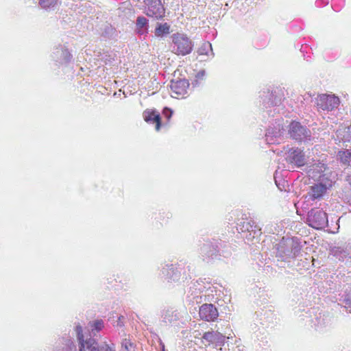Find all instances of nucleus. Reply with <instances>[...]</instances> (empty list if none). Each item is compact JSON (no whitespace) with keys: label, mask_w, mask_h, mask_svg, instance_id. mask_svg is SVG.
<instances>
[{"label":"nucleus","mask_w":351,"mask_h":351,"mask_svg":"<svg viewBox=\"0 0 351 351\" xmlns=\"http://www.w3.org/2000/svg\"><path fill=\"white\" fill-rule=\"evenodd\" d=\"M143 117L146 122L156 123V130L158 131L160 128V117L156 111L145 110L143 112Z\"/></svg>","instance_id":"f3484780"},{"label":"nucleus","mask_w":351,"mask_h":351,"mask_svg":"<svg viewBox=\"0 0 351 351\" xmlns=\"http://www.w3.org/2000/svg\"><path fill=\"white\" fill-rule=\"evenodd\" d=\"M75 331L79 341L80 351H115L113 344L109 346L106 343H104L99 345V343L92 338L84 340L82 334V328L80 324L75 326Z\"/></svg>","instance_id":"f257e3e1"},{"label":"nucleus","mask_w":351,"mask_h":351,"mask_svg":"<svg viewBox=\"0 0 351 351\" xmlns=\"http://www.w3.org/2000/svg\"><path fill=\"white\" fill-rule=\"evenodd\" d=\"M53 351H77V349L73 340L66 337L59 340Z\"/></svg>","instance_id":"ddd939ff"},{"label":"nucleus","mask_w":351,"mask_h":351,"mask_svg":"<svg viewBox=\"0 0 351 351\" xmlns=\"http://www.w3.org/2000/svg\"><path fill=\"white\" fill-rule=\"evenodd\" d=\"M282 140L280 129L278 131L274 128H269L265 134V141L267 144H278Z\"/></svg>","instance_id":"aec40b11"},{"label":"nucleus","mask_w":351,"mask_h":351,"mask_svg":"<svg viewBox=\"0 0 351 351\" xmlns=\"http://www.w3.org/2000/svg\"><path fill=\"white\" fill-rule=\"evenodd\" d=\"M162 351H165L164 350Z\"/></svg>","instance_id":"f704fd0d"},{"label":"nucleus","mask_w":351,"mask_h":351,"mask_svg":"<svg viewBox=\"0 0 351 351\" xmlns=\"http://www.w3.org/2000/svg\"><path fill=\"white\" fill-rule=\"evenodd\" d=\"M341 298L345 308L351 313V286H348V287L345 289L344 294Z\"/></svg>","instance_id":"393cba45"},{"label":"nucleus","mask_w":351,"mask_h":351,"mask_svg":"<svg viewBox=\"0 0 351 351\" xmlns=\"http://www.w3.org/2000/svg\"><path fill=\"white\" fill-rule=\"evenodd\" d=\"M172 39V50L178 54L185 56L189 54L193 47V44L191 39L184 34L176 33L171 36Z\"/></svg>","instance_id":"f03ea898"},{"label":"nucleus","mask_w":351,"mask_h":351,"mask_svg":"<svg viewBox=\"0 0 351 351\" xmlns=\"http://www.w3.org/2000/svg\"><path fill=\"white\" fill-rule=\"evenodd\" d=\"M217 245L211 242H206L201 247V254L204 257L214 258L217 256L218 249Z\"/></svg>","instance_id":"6ab92c4d"},{"label":"nucleus","mask_w":351,"mask_h":351,"mask_svg":"<svg viewBox=\"0 0 351 351\" xmlns=\"http://www.w3.org/2000/svg\"><path fill=\"white\" fill-rule=\"evenodd\" d=\"M170 33V25L167 23H157L156 27L154 29V35L156 37H163Z\"/></svg>","instance_id":"5701e85b"},{"label":"nucleus","mask_w":351,"mask_h":351,"mask_svg":"<svg viewBox=\"0 0 351 351\" xmlns=\"http://www.w3.org/2000/svg\"><path fill=\"white\" fill-rule=\"evenodd\" d=\"M144 2L145 13L148 16L160 19L165 16V9L160 0H145Z\"/></svg>","instance_id":"423d86ee"},{"label":"nucleus","mask_w":351,"mask_h":351,"mask_svg":"<svg viewBox=\"0 0 351 351\" xmlns=\"http://www.w3.org/2000/svg\"><path fill=\"white\" fill-rule=\"evenodd\" d=\"M327 189L328 186L325 184H315L311 187L308 194L312 199H319L323 196Z\"/></svg>","instance_id":"dca6fc26"},{"label":"nucleus","mask_w":351,"mask_h":351,"mask_svg":"<svg viewBox=\"0 0 351 351\" xmlns=\"http://www.w3.org/2000/svg\"><path fill=\"white\" fill-rule=\"evenodd\" d=\"M173 112L171 109L168 108H165L163 110V114L167 118V119H170L172 115Z\"/></svg>","instance_id":"7c9ffc66"},{"label":"nucleus","mask_w":351,"mask_h":351,"mask_svg":"<svg viewBox=\"0 0 351 351\" xmlns=\"http://www.w3.org/2000/svg\"><path fill=\"white\" fill-rule=\"evenodd\" d=\"M122 348L125 351H133L134 346L133 343L128 339H125L121 343Z\"/></svg>","instance_id":"c756f323"},{"label":"nucleus","mask_w":351,"mask_h":351,"mask_svg":"<svg viewBox=\"0 0 351 351\" xmlns=\"http://www.w3.org/2000/svg\"><path fill=\"white\" fill-rule=\"evenodd\" d=\"M148 27V20L144 16H138L136 21V32L139 35L147 34Z\"/></svg>","instance_id":"412c9836"},{"label":"nucleus","mask_w":351,"mask_h":351,"mask_svg":"<svg viewBox=\"0 0 351 351\" xmlns=\"http://www.w3.org/2000/svg\"><path fill=\"white\" fill-rule=\"evenodd\" d=\"M203 339L208 343H215L216 346L223 344L225 336L219 332H206L203 335Z\"/></svg>","instance_id":"4468645a"},{"label":"nucleus","mask_w":351,"mask_h":351,"mask_svg":"<svg viewBox=\"0 0 351 351\" xmlns=\"http://www.w3.org/2000/svg\"><path fill=\"white\" fill-rule=\"evenodd\" d=\"M277 256L283 260L295 257L300 251V247L293 239H282L277 245Z\"/></svg>","instance_id":"7ed1b4c3"},{"label":"nucleus","mask_w":351,"mask_h":351,"mask_svg":"<svg viewBox=\"0 0 351 351\" xmlns=\"http://www.w3.org/2000/svg\"><path fill=\"white\" fill-rule=\"evenodd\" d=\"M209 51L211 53V56H213L212 45L210 43H204L198 49L199 55H207L208 56Z\"/></svg>","instance_id":"bb28decb"},{"label":"nucleus","mask_w":351,"mask_h":351,"mask_svg":"<svg viewBox=\"0 0 351 351\" xmlns=\"http://www.w3.org/2000/svg\"><path fill=\"white\" fill-rule=\"evenodd\" d=\"M316 104L318 108L330 111L337 108L339 104V99L335 95L323 94L316 99Z\"/></svg>","instance_id":"6e6552de"},{"label":"nucleus","mask_w":351,"mask_h":351,"mask_svg":"<svg viewBox=\"0 0 351 351\" xmlns=\"http://www.w3.org/2000/svg\"><path fill=\"white\" fill-rule=\"evenodd\" d=\"M249 228H252V231H253L252 237H258L261 234V229L258 228L252 221H243L238 225L237 228L241 232H245L249 230Z\"/></svg>","instance_id":"a211bd4d"},{"label":"nucleus","mask_w":351,"mask_h":351,"mask_svg":"<svg viewBox=\"0 0 351 351\" xmlns=\"http://www.w3.org/2000/svg\"><path fill=\"white\" fill-rule=\"evenodd\" d=\"M333 256H336L339 261H343L344 258L351 254V247L348 245L334 247L331 250Z\"/></svg>","instance_id":"2eb2a0df"},{"label":"nucleus","mask_w":351,"mask_h":351,"mask_svg":"<svg viewBox=\"0 0 351 351\" xmlns=\"http://www.w3.org/2000/svg\"><path fill=\"white\" fill-rule=\"evenodd\" d=\"M104 327V322L102 320H96L90 324L91 333L93 336L96 335V332L101 330Z\"/></svg>","instance_id":"cd10ccee"},{"label":"nucleus","mask_w":351,"mask_h":351,"mask_svg":"<svg viewBox=\"0 0 351 351\" xmlns=\"http://www.w3.org/2000/svg\"><path fill=\"white\" fill-rule=\"evenodd\" d=\"M162 321L167 324L174 323L178 319V315L176 311L167 309L162 315Z\"/></svg>","instance_id":"b1692460"},{"label":"nucleus","mask_w":351,"mask_h":351,"mask_svg":"<svg viewBox=\"0 0 351 351\" xmlns=\"http://www.w3.org/2000/svg\"><path fill=\"white\" fill-rule=\"evenodd\" d=\"M169 86L172 97L183 98L187 94L189 83L185 79L171 80Z\"/></svg>","instance_id":"0eeeda50"},{"label":"nucleus","mask_w":351,"mask_h":351,"mask_svg":"<svg viewBox=\"0 0 351 351\" xmlns=\"http://www.w3.org/2000/svg\"><path fill=\"white\" fill-rule=\"evenodd\" d=\"M308 225L315 229H322L328 225L327 214L317 208L311 210L307 215Z\"/></svg>","instance_id":"20e7f679"},{"label":"nucleus","mask_w":351,"mask_h":351,"mask_svg":"<svg viewBox=\"0 0 351 351\" xmlns=\"http://www.w3.org/2000/svg\"><path fill=\"white\" fill-rule=\"evenodd\" d=\"M181 272L178 267L173 265H167L161 269V278L167 282L178 281L180 278Z\"/></svg>","instance_id":"9b49d317"},{"label":"nucleus","mask_w":351,"mask_h":351,"mask_svg":"<svg viewBox=\"0 0 351 351\" xmlns=\"http://www.w3.org/2000/svg\"><path fill=\"white\" fill-rule=\"evenodd\" d=\"M286 160L287 162L295 164L298 167L303 166L304 165V154L300 149H291L287 157Z\"/></svg>","instance_id":"f8f14e48"},{"label":"nucleus","mask_w":351,"mask_h":351,"mask_svg":"<svg viewBox=\"0 0 351 351\" xmlns=\"http://www.w3.org/2000/svg\"><path fill=\"white\" fill-rule=\"evenodd\" d=\"M123 316H121L119 317V321H118V324H117L118 325H120V326L122 325L121 319H123Z\"/></svg>","instance_id":"473e14b6"},{"label":"nucleus","mask_w":351,"mask_h":351,"mask_svg":"<svg viewBox=\"0 0 351 351\" xmlns=\"http://www.w3.org/2000/svg\"><path fill=\"white\" fill-rule=\"evenodd\" d=\"M51 56L55 62L61 64L69 62L71 59L69 51L62 45L55 47Z\"/></svg>","instance_id":"9d476101"},{"label":"nucleus","mask_w":351,"mask_h":351,"mask_svg":"<svg viewBox=\"0 0 351 351\" xmlns=\"http://www.w3.org/2000/svg\"><path fill=\"white\" fill-rule=\"evenodd\" d=\"M199 315L202 319L207 322L215 321L219 316L216 307L212 304H204L199 308Z\"/></svg>","instance_id":"1a4fd4ad"},{"label":"nucleus","mask_w":351,"mask_h":351,"mask_svg":"<svg viewBox=\"0 0 351 351\" xmlns=\"http://www.w3.org/2000/svg\"><path fill=\"white\" fill-rule=\"evenodd\" d=\"M289 133L292 138L298 141L311 140V132L297 121L291 123Z\"/></svg>","instance_id":"39448f33"},{"label":"nucleus","mask_w":351,"mask_h":351,"mask_svg":"<svg viewBox=\"0 0 351 351\" xmlns=\"http://www.w3.org/2000/svg\"><path fill=\"white\" fill-rule=\"evenodd\" d=\"M247 234L245 236V238L247 240H252L253 239H255L256 237H252L253 235V231H252V228H249V230H247Z\"/></svg>","instance_id":"2f4dec72"},{"label":"nucleus","mask_w":351,"mask_h":351,"mask_svg":"<svg viewBox=\"0 0 351 351\" xmlns=\"http://www.w3.org/2000/svg\"><path fill=\"white\" fill-rule=\"evenodd\" d=\"M204 74H205V71H200V72H199V73H198V75H199V76H200V75H201V76H204Z\"/></svg>","instance_id":"72a5a7b5"},{"label":"nucleus","mask_w":351,"mask_h":351,"mask_svg":"<svg viewBox=\"0 0 351 351\" xmlns=\"http://www.w3.org/2000/svg\"><path fill=\"white\" fill-rule=\"evenodd\" d=\"M326 167L324 164L321 162H315L306 167L307 173L310 177H312L313 178H315L317 176H319V174L324 171Z\"/></svg>","instance_id":"4be33fe9"},{"label":"nucleus","mask_w":351,"mask_h":351,"mask_svg":"<svg viewBox=\"0 0 351 351\" xmlns=\"http://www.w3.org/2000/svg\"><path fill=\"white\" fill-rule=\"evenodd\" d=\"M57 0H40V5L44 8L47 9L53 7L56 3Z\"/></svg>","instance_id":"c85d7f7f"},{"label":"nucleus","mask_w":351,"mask_h":351,"mask_svg":"<svg viewBox=\"0 0 351 351\" xmlns=\"http://www.w3.org/2000/svg\"><path fill=\"white\" fill-rule=\"evenodd\" d=\"M338 158L344 165H351V152L349 150L339 151Z\"/></svg>","instance_id":"a878e982"}]
</instances>
